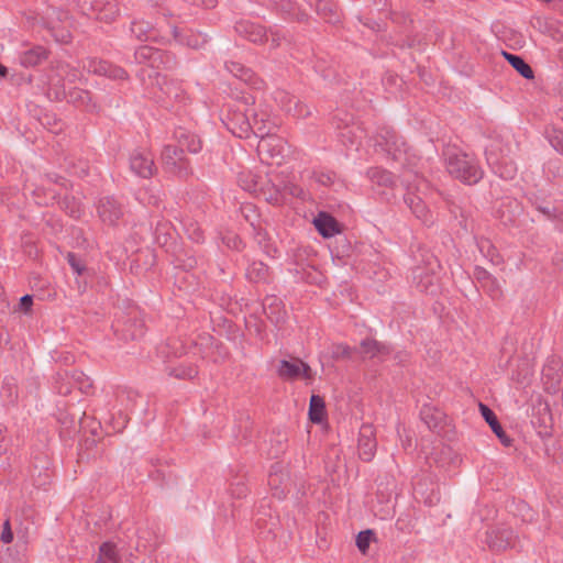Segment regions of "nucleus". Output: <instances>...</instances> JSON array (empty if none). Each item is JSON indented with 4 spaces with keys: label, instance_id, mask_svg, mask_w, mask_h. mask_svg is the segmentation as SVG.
Listing matches in <instances>:
<instances>
[{
    "label": "nucleus",
    "instance_id": "1",
    "mask_svg": "<svg viewBox=\"0 0 563 563\" xmlns=\"http://www.w3.org/2000/svg\"><path fill=\"white\" fill-rule=\"evenodd\" d=\"M445 169L449 175L464 185L473 186L484 177V169L479 161L456 147H449L443 152Z\"/></svg>",
    "mask_w": 563,
    "mask_h": 563
},
{
    "label": "nucleus",
    "instance_id": "2",
    "mask_svg": "<svg viewBox=\"0 0 563 563\" xmlns=\"http://www.w3.org/2000/svg\"><path fill=\"white\" fill-rule=\"evenodd\" d=\"M486 162L498 177L510 180L517 175V166L510 157V147L500 140H494L485 150Z\"/></svg>",
    "mask_w": 563,
    "mask_h": 563
},
{
    "label": "nucleus",
    "instance_id": "3",
    "mask_svg": "<svg viewBox=\"0 0 563 563\" xmlns=\"http://www.w3.org/2000/svg\"><path fill=\"white\" fill-rule=\"evenodd\" d=\"M77 8L82 15L104 23H112L120 14L117 0H77Z\"/></svg>",
    "mask_w": 563,
    "mask_h": 563
},
{
    "label": "nucleus",
    "instance_id": "4",
    "mask_svg": "<svg viewBox=\"0 0 563 563\" xmlns=\"http://www.w3.org/2000/svg\"><path fill=\"white\" fill-rule=\"evenodd\" d=\"M162 163L166 173L180 179H186L192 174L189 159L185 156V151L177 144H167L162 150Z\"/></svg>",
    "mask_w": 563,
    "mask_h": 563
},
{
    "label": "nucleus",
    "instance_id": "5",
    "mask_svg": "<svg viewBox=\"0 0 563 563\" xmlns=\"http://www.w3.org/2000/svg\"><path fill=\"white\" fill-rule=\"evenodd\" d=\"M375 145L390 156L399 161L407 152V144L400 135L390 126H382L377 130Z\"/></svg>",
    "mask_w": 563,
    "mask_h": 563
},
{
    "label": "nucleus",
    "instance_id": "6",
    "mask_svg": "<svg viewBox=\"0 0 563 563\" xmlns=\"http://www.w3.org/2000/svg\"><path fill=\"white\" fill-rule=\"evenodd\" d=\"M81 67L89 74L103 76L112 80L129 79V74L124 68L102 58L87 57L81 60Z\"/></svg>",
    "mask_w": 563,
    "mask_h": 563
},
{
    "label": "nucleus",
    "instance_id": "7",
    "mask_svg": "<svg viewBox=\"0 0 563 563\" xmlns=\"http://www.w3.org/2000/svg\"><path fill=\"white\" fill-rule=\"evenodd\" d=\"M115 333L124 341L139 340L145 334V322L136 310H132L113 324Z\"/></svg>",
    "mask_w": 563,
    "mask_h": 563
},
{
    "label": "nucleus",
    "instance_id": "8",
    "mask_svg": "<svg viewBox=\"0 0 563 563\" xmlns=\"http://www.w3.org/2000/svg\"><path fill=\"white\" fill-rule=\"evenodd\" d=\"M428 268L416 267L413 269V280L421 292L434 294L438 290V279L434 275V268L439 267L438 261L431 256L428 260Z\"/></svg>",
    "mask_w": 563,
    "mask_h": 563
},
{
    "label": "nucleus",
    "instance_id": "9",
    "mask_svg": "<svg viewBox=\"0 0 563 563\" xmlns=\"http://www.w3.org/2000/svg\"><path fill=\"white\" fill-rule=\"evenodd\" d=\"M517 536L507 526L495 527L486 532V542L494 551H505L516 545Z\"/></svg>",
    "mask_w": 563,
    "mask_h": 563
},
{
    "label": "nucleus",
    "instance_id": "10",
    "mask_svg": "<svg viewBox=\"0 0 563 563\" xmlns=\"http://www.w3.org/2000/svg\"><path fill=\"white\" fill-rule=\"evenodd\" d=\"M97 211L103 223L114 225L123 217L124 207L115 197L107 196L99 200Z\"/></svg>",
    "mask_w": 563,
    "mask_h": 563
},
{
    "label": "nucleus",
    "instance_id": "11",
    "mask_svg": "<svg viewBox=\"0 0 563 563\" xmlns=\"http://www.w3.org/2000/svg\"><path fill=\"white\" fill-rule=\"evenodd\" d=\"M358 455L364 462H371L376 453L377 441L372 424H363L358 432Z\"/></svg>",
    "mask_w": 563,
    "mask_h": 563
},
{
    "label": "nucleus",
    "instance_id": "12",
    "mask_svg": "<svg viewBox=\"0 0 563 563\" xmlns=\"http://www.w3.org/2000/svg\"><path fill=\"white\" fill-rule=\"evenodd\" d=\"M130 169L139 177L151 178L156 170L153 156L143 151H134L130 156Z\"/></svg>",
    "mask_w": 563,
    "mask_h": 563
},
{
    "label": "nucleus",
    "instance_id": "13",
    "mask_svg": "<svg viewBox=\"0 0 563 563\" xmlns=\"http://www.w3.org/2000/svg\"><path fill=\"white\" fill-rule=\"evenodd\" d=\"M273 98L284 111L292 114L294 117H306L310 113L307 106L301 103L295 96L290 95L286 90H275Z\"/></svg>",
    "mask_w": 563,
    "mask_h": 563
},
{
    "label": "nucleus",
    "instance_id": "14",
    "mask_svg": "<svg viewBox=\"0 0 563 563\" xmlns=\"http://www.w3.org/2000/svg\"><path fill=\"white\" fill-rule=\"evenodd\" d=\"M234 30L241 37L254 44L268 42L267 30L257 23L242 20L235 23Z\"/></svg>",
    "mask_w": 563,
    "mask_h": 563
},
{
    "label": "nucleus",
    "instance_id": "15",
    "mask_svg": "<svg viewBox=\"0 0 563 563\" xmlns=\"http://www.w3.org/2000/svg\"><path fill=\"white\" fill-rule=\"evenodd\" d=\"M156 85L159 90L169 99L178 103H186L188 97L186 91L183 89L181 84L175 79H168L166 76L156 74Z\"/></svg>",
    "mask_w": 563,
    "mask_h": 563
},
{
    "label": "nucleus",
    "instance_id": "16",
    "mask_svg": "<svg viewBox=\"0 0 563 563\" xmlns=\"http://www.w3.org/2000/svg\"><path fill=\"white\" fill-rule=\"evenodd\" d=\"M357 351L363 358H377L379 361H384V358L393 352V349L387 343L366 338L361 341L360 349Z\"/></svg>",
    "mask_w": 563,
    "mask_h": 563
},
{
    "label": "nucleus",
    "instance_id": "17",
    "mask_svg": "<svg viewBox=\"0 0 563 563\" xmlns=\"http://www.w3.org/2000/svg\"><path fill=\"white\" fill-rule=\"evenodd\" d=\"M174 139L180 148L191 154H197L202 148L201 139L196 133L185 128L179 126L175 129Z\"/></svg>",
    "mask_w": 563,
    "mask_h": 563
},
{
    "label": "nucleus",
    "instance_id": "18",
    "mask_svg": "<svg viewBox=\"0 0 563 563\" xmlns=\"http://www.w3.org/2000/svg\"><path fill=\"white\" fill-rule=\"evenodd\" d=\"M257 151L261 155H266L268 158L274 159L276 164H280L284 157V142L282 139L272 135L264 140H260Z\"/></svg>",
    "mask_w": 563,
    "mask_h": 563
},
{
    "label": "nucleus",
    "instance_id": "19",
    "mask_svg": "<svg viewBox=\"0 0 563 563\" xmlns=\"http://www.w3.org/2000/svg\"><path fill=\"white\" fill-rule=\"evenodd\" d=\"M407 192L404 195V202L411 210V212L423 223L431 222V214L424 201L411 191V188L406 184Z\"/></svg>",
    "mask_w": 563,
    "mask_h": 563
},
{
    "label": "nucleus",
    "instance_id": "20",
    "mask_svg": "<svg viewBox=\"0 0 563 563\" xmlns=\"http://www.w3.org/2000/svg\"><path fill=\"white\" fill-rule=\"evenodd\" d=\"M228 130L239 137L247 135L252 129V114H246L243 111H236L228 114V121L224 122Z\"/></svg>",
    "mask_w": 563,
    "mask_h": 563
},
{
    "label": "nucleus",
    "instance_id": "21",
    "mask_svg": "<svg viewBox=\"0 0 563 563\" xmlns=\"http://www.w3.org/2000/svg\"><path fill=\"white\" fill-rule=\"evenodd\" d=\"M479 411L482 413V417L489 424L492 431L496 434L501 444L506 448L511 446L514 440L505 432L495 412L488 406L482 402L479 404Z\"/></svg>",
    "mask_w": 563,
    "mask_h": 563
},
{
    "label": "nucleus",
    "instance_id": "22",
    "mask_svg": "<svg viewBox=\"0 0 563 563\" xmlns=\"http://www.w3.org/2000/svg\"><path fill=\"white\" fill-rule=\"evenodd\" d=\"M131 36L141 42H158L157 31L154 25L143 19H133L130 23Z\"/></svg>",
    "mask_w": 563,
    "mask_h": 563
},
{
    "label": "nucleus",
    "instance_id": "23",
    "mask_svg": "<svg viewBox=\"0 0 563 563\" xmlns=\"http://www.w3.org/2000/svg\"><path fill=\"white\" fill-rule=\"evenodd\" d=\"M314 227L323 238H332L340 233L338 220L329 213L320 212L313 220Z\"/></svg>",
    "mask_w": 563,
    "mask_h": 563
},
{
    "label": "nucleus",
    "instance_id": "24",
    "mask_svg": "<svg viewBox=\"0 0 563 563\" xmlns=\"http://www.w3.org/2000/svg\"><path fill=\"white\" fill-rule=\"evenodd\" d=\"M263 310L266 317L275 324H280L285 321L286 311L283 307L282 300L276 296H267L263 301Z\"/></svg>",
    "mask_w": 563,
    "mask_h": 563
},
{
    "label": "nucleus",
    "instance_id": "25",
    "mask_svg": "<svg viewBox=\"0 0 563 563\" xmlns=\"http://www.w3.org/2000/svg\"><path fill=\"white\" fill-rule=\"evenodd\" d=\"M420 418L429 430L439 431L443 426L445 415L435 407L423 405L420 410Z\"/></svg>",
    "mask_w": 563,
    "mask_h": 563
},
{
    "label": "nucleus",
    "instance_id": "26",
    "mask_svg": "<svg viewBox=\"0 0 563 563\" xmlns=\"http://www.w3.org/2000/svg\"><path fill=\"white\" fill-rule=\"evenodd\" d=\"M275 129L276 125L269 121L268 115H266L265 113H252L251 131H253L257 137H260L261 140L269 137L274 135L273 132Z\"/></svg>",
    "mask_w": 563,
    "mask_h": 563
},
{
    "label": "nucleus",
    "instance_id": "27",
    "mask_svg": "<svg viewBox=\"0 0 563 563\" xmlns=\"http://www.w3.org/2000/svg\"><path fill=\"white\" fill-rule=\"evenodd\" d=\"M49 52L41 45L31 47L20 54V64L24 67H35L48 58Z\"/></svg>",
    "mask_w": 563,
    "mask_h": 563
},
{
    "label": "nucleus",
    "instance_id": "28",
    "mask_svg": "<svg viewBox=\"0 0 563 563\" xmlns=\"http://www.w3.org/2000/svg\"><path fill=\"white\" fill-rule=\"evenodd\" d=\"M65 101L86 110H92L96 108V104L92 102L91 92L78 87H74L68 90Z\"/></svg>",
    "mask_w": 563,
    "mask_h": 563
},
{
    "label": "nucleus",
    "instance_id": "29",
    "mask_svg": "<svg viewBox=\"0 0 563 563\" xmlns=\"http://www.w3.org/2000/svg\"><path fill=\"white\" fill-rule=\"evenodd\" d=\"M175 42L192 48H198L206 43V37L201 34H196L191 30H179L174 26L172 30Z\"/></svg>",
    "mask_w": 563,
    "mask_h": 563
},
{
    "label": "nucleus",
    "instance_id": "30",
    "mask_svg": "<svg viewBox=\"0 0 563 563\" xmlns=\"http://www.w3.org/2000/svg\"><path fill=\"white\" fill-rule=\"evenodd\" d=\"M415 495L417 499L429 507L438 505L441 499L438 486L432 485V487L428 489L427 483L422 481H419L415 485Z\"/></svg>",
    "mask_w": 563,
    "mask_h": 563
},
{
    "label": "nucleus",
    "instance_id": "31",
    "mask_svg": "<svg viewBox=\"0 0 563 563\" xmlns=\"http://www.w3.org/2000/svg\"><path fill=\"white\" fill-rule=\"evenodd\" d=\"M271 8L283 14L286 19H297L302 21L305 13L297 11V4L292 0H267Z\"/></svg>",
    "mask_w": 563,
    "mask_h": 563
},
{
    "label": "nucleus",
    "instance_id": "32",
    "mask_svg": "<svg viewBox=\"0 0 563 563\" xmlns=\"http://www.w3.org/2000/svg\"><path fill=\"white\" fill-rule=\"evenodd\" d=\"M225 68L229 73H231L238 79L249 84L251 86H255L257 82L256 76L254 71L244 66L243 64L234 60L225 62Z\"/></svg>",
    "mask_w": 563,
    "mask_h": 563
},
{
    "label": "nucleus",
    "instance_id": "33",
    "mask_svg": "<svg viewBox=\"0 0 563 563\" xmlns=\"http://www.w3.org/2000/svg\"><path fill=\"white\" fill-rule=\"evenodd\" d=\"M316 12L329 23L339 22V14L330 0H305Z\"/></svg>",
    "mask_w": 563,
    "mask_h": 563
},
{
    "label": "nucleus",
    "instance_id": "34",
    "mask_svg": "<svg viewBox=\"0 0 563 563\" xmlns=\"http://www.w3.org/2000/svg\"><path fill=\"white\" fill-rule=\"evenodd\" d=\"M177 65L174 54L167 51L153 47V57L151 68L154 69H173Z\"/></svg>",
    "mask_w": 563,
    "mask_h": 563
},
{
    "label": "nucleus",
    "instance_id": "35",
    "mask_svg": "<svg viewBox=\"0 0 563 563\" xmlns=\"http://www.w3.org/2000/svg\"><path fill=\"white\" fill-rule=\"evenodd\" d=\"M245 276L252 283H266L269 276V267L262 261H253L247 266Z\"/></svg>",
    "mask_w": 563,
    "mask_h": 563
},
{
    "label": "nucleus",
    "instance_id": "36",
    "mask_svg": "<svg viewBox=\"0 0 563 563\" xmlns=\"http://www.w3.org/2000/svg\"><path fill=\"white\" fill-rule=\"evenodd\" d=\"M367 177L374 185L382 187H393L396 183L395 176L382 167L369 168Z\"/></svg>",
    "mask_w": 563,
    "mask_h": 563
},
{
    "label": "nucleus",
    "instance_id": "37",
    "mask_svg": "<svg viewBox=\"0 0 563 563\" xmlns=\"http://www.w3.org/2000/svg\"><path fill=\"white\" fill-rule=\"evenodd\" d=\"M286 475L282 472V464H273L268 475V485L274 490V496L279 499L285 497V488L280 487Z\"/></svg>",
    "mask_w": 563,
    "mask_h": 563
},
{
    "label": "nucleus",
    "instance_id": "38",
    "mask_svg": "<svg viewBox=\"0 0 563 563\" xmlns=\"http://www.w3.org/2000/svg\"><path fill=\"white\" fill-rule=\"evenodd\" d=\"M309 419L313 423H321L325 418V402L319 395H312L309 402Z\"/></svg>",
    "mask_w": 563,
    "mask_h": 563
},
{
    "label": "nucleus",
    "instance_id": "39",
    "mask_svg": "<svg viewBox=\"0 0 563 563\" xmlns=\"http://www.w3.org/2000/svg\"><path fill=\"white\" fill-rule=\"evenodd\" d=\"M503 55L511 67L515 68L523 78L532 79L534 77L532 68L521 56L505 51H503Z\"/></svg>",
    "mask_w": 563,
    "mask_h": 563
},
{
    "label": "nucleus",
    "instance_id": "40",
    "mask_svg": "<svg viewBox=\"0 0 563 563\" xmlns=\"http://www.w3.org/2000/svg\"><path fill=\"white\" fill-rule=\"evenodd\" d=\"M240 210L242 217L247 223H250L253 233L255 235H261L262 228L260 224V214L257 212V208L253 203H243Z\"/></svg>",
    "mask_w": 563,
    "mask_h": 563
},
{
    "label": "nucleus",
    "instance_id": "41",
    "mask_svg": "<svg viewBox=\"0 0 563 563\" xmlns=\"http://www.w3.org/2000/svg\"><path fill=\"white\" fill-rule=\"evenodd\" d=\"M96 563H120V555L117 545L113 542H103L99 547Z\"/></svg>",
    "mask_w": 563,
    "mask_h": 563
},
{
    "label": "nucleus",
    "instance_id": "42",
    "mask_svg": "<svg viewBox=\"0 0 563 563\" xmlns=\"http://www.w3.org/2000/svg\"><path fill=\"white\" fill-rule=\"evenodd\" d=\"M277 374L283 379H297L300 377V365L299 360L296 362H289L286 360H282L277 367Z\"/></svg>",
    "mask_w": 563,
    "mask_h": 563
},
{
    "label": "nucleus",
    "instance_id": "43",
    "mask_svg": "<svg viewBox=\"0 0 563 563\" xmlns=\"http://www.w3.org/2000/svg\"><path fill=\"white\" fill-rule=\"evenodd\" d=\"M135 199L143 206L158 207L162 199L158 191L153 188L143 187L135 192Z\"/></svg>",
    "mask_w": 563,
    "mask_h": 563
},
{
    "label": "nucleus",
    "instance_id": "44",
    "mask_svg": "<svg viewBox=\"0 0 563 563\" xmlns=\"http://www.w3.org/2000/svg\"><path fill=\"white\" fill-rule=\"evenodd\" d=\"M559 368L560 361L555 357L549 358L548 363L543 366L542 375L551 382L552 387H556L561 382Z\"/></svg>",
    "mask_w": 563,
    "mask_h": 563
},
{
    "label": "nucleus",
    "instance_id": "45",
    "mask_svg": "<svg viewBox=\"0 0 563 563\" xmlns=\"http://www.w3.org/2000/svg\"><path fill=\"white\" fill-rule=\"evenodd\" d=\"M67 90L64 85V79L60 77L56 81L51 79L47 88V97L54 101H64L67 98Z\"/></svg>",
    "mask_w": 563,
    "mask_h": 563
},
{
    "label": "nucleus",
    "instance_id": "46",
    "mask_svg": "<svg viewBox=\"0 0 563 563\" xmlns=\"http://www.w3.org/2000/svg\"><path fill=\"white\" fill-rule=\"evenodd\" d=\"M70 379L81 393L88 394L92 388L91 379L80 371H73L70 374Z\"/></svg>",
    "mask_w": 563,
    "mask_h": 563
},
{
    "label": "nucleus",
    "instance_id": "47",
    "mask_svg": "<svg viewBox=\"0 0 563 563\" xmlns=\"http://www.w3.org/2000/svg\"><path fill=\"white\" fill-rule=\"evenodd\" d=\"M238 181L245 191L255 192L257 190V177L251 172L240 173Z\"/></svg>",
    "mask_w": 563,
    "mask_h": 563
},
{
    "label": "nucleus",
    "instance_id": "48",
    "mask_svg": "<svg viewBox=\"0 0 563 563\" xmlns=\"http://www.w3.org/2000/svg\"><path fill=\"white\" fill-rule=\"evenodd\" d=\"M532 206L541 212L548 220H554L558 218V210L554 206L541 201L538 197L531 199Z\"/></svg>",
    "mask_w": 563,
    "mask_h": 563
},
{
    "label": "nucleus",
    "instance_id": "49",
    "mask_svg": "<svg viewBox=\"0 0 563 563\" xmlns=\"http://www.w3.org/2000/svg\"><path fill=\"white\" fill-rule=\"evenodd\" d=\"M545 133L551 146L561 155H563V131L555 128H551L547 130Z\"/></svg>",
    "mask_w": 563,
    "mask_h": 563
},
{
    "label": "nucleus",
    "instance_id": "50",
    "mask_svg": "<svg viewBox=\"0 0 563 563\" xmlns=\"http://www.w3.org/2000/svg\"><path fill=\"white\" fill-rule=\"evenodd\" d=\"M153 47L148 45H142L134 52V62L136 64H145L150 66L152 64Z\"/></svg>",
    "mask_w": 563,
    "mask_h": 563
},
{
    "label": "nucleus",
    "instance_id": "51",
    "mask_svg": "<svg viewBox=\"0 0 563 563\" xmlns=\"http://www.w3.org/2000/svg\"><path fill=\"white\" fill-rule=\"evenodd\" d=\"M356 349H353L346 344L340 343L332 347L331 356L333 360H351L353 356V353L356 352Z\"/></svg>",
    "mask_w": 563,
    "mask_h": 563
},
{
    "label": "nucleus",
    "instance_id": "52",
    "mask_svg": "<svg viewBox=\"0 0 563 563\" xmlns=\"http://www.w3.org/2000/svg\"><path fill=\"white\" fill-rule=\"evenodd\" d=\"M169 375L180 379H192L198 375V369L195 366L180 365L173 368Z\"/></svg>",
    "mask_w": 563,
    "mask_h": 563
},
{
    "label": "nucleus",
    "instance_id": "53",
    "mask_svg": "<svg viewBox=\"0 0 563 563\" xmlns=\"http://www.w3.org/2000/svg\"><path fill=\"white\" fill-rule=\"evenodd\" d=\"M374 531L369 529L358 532L356 536V547L362 553H366L371 541L374 539Z\"/></svg>",
    "mask_w": 563,
    "mask_h": 563
},
{
    "label": "nucleus",
    "instance_id": "54",
    "mask_svg": "<svg viewBox=\"0 0 563 563\" xmlns=\"http://www.w3.org/2000/svg\"><path fill=\"white\" fill-rule=\"evenodd\" d=\"M267 34L268 41H271L273 48L278 47L282 44V42L286 40V33L277 26L271 27L267 31Z\"/></svg>",
    "mask_w": 563,
    "mask_h": 563
},
{
    "label": "nucleus",
    "instance_id": "55",
    "mask_svg": "<svg viewBox=\"0 0 563 563\" xmlns=\"http://www.w3.org/2000/svg\"><path fill=\"white\" fill-rule=\"evenodd\" d=\"M482 288L492 297L497 299L501 296L500 286L495 277H492L488 282L482 285Z\"/></svg>",
    "mask_w": 563,
    "mask_h": 563
},
{
    "label": "nucleus",
    "instance_id": "56",
    "mask_svg": "<svg viewBox=\"0 0 563 563\" xmlns=\"http://www.w3.org/2000/svg\"><path fill=\"white\" fill-rule=\"evenodd\" d=\"M1 393H7V396L10 399V401H14V399L16 398V386L13 383V378H5L3 380Z\"/></svg>",
    "mask_w": 563,
    "mask_h": 563
},
{
    "label": "nucleus",
    "instance_id": "57",
    "mask_svg": "<svg viewBox=\"0 0 563 563\" xmlns=\"http://www.w3.org/2000/svg\"><path fill=\"white\" fill-rule=\"evenodd\" d=\"M67 261L73 272L76 273L77 275H81L82 272L86 269L85 265L74 253H68Z\"/></svg>",
    "mask_w": 563,
    "mask_h": 563
},
{
    "label": "nucleus",
    "instance_id": "58",
    "mask_svg": "<svg viewBox=\"0 0 563 563\" xmlns=\"http://www.w3.org/2000/svg\"><path fill=\"white\" fill-rule=\"evenodd\" d=\"M223 242L227 244L228 247L236 251H241L244 247L242 239L235 234L223 238Z\"/></svg>",
    "mask_w": 563,
    "mask_h": 563
},
{
    "label": "nucleus",
    "instance_id": "59",
    "mask_svg": "<svg viewBox=\"0 0 563 563\" xmlns=\"http://www.w3.org/2000/svg\"><path fill=\"white\" fill-rule=\"evenodd\" d=\"M33 306V296L32 295H24L20 298L18 310L29 314L32 310Z\"/></svg>",
    "mask_w": 563,
    "mask_h": 563
},
{
    "label": "nucleus",
    "instance_id": "60",
    "mask_svg": "<svg viewBox=\"0 0 563 563\" xmlns=\"http://www.w3.org/2000/svg\"><path fill=\"white\" fill-rule=\"evenodd\" d=\"M0 540L3 543H5V544H9V543H11L13 541V532H12V529H11L10 519H7L3 522Z\"/></svg>",
    "mask_w": 563,
    "mask_h": 563
},
{
    "label": "nucleus",
    "instance_id": "61",
    "mask_svg": "<svg viewBox=\"0 0 563 563\" xmlns=\"http://www.w3.org/2000/svg\"><path fill=\"white\" fill-rule=\"evenodd\" d=\"M335 174L333 172H320L316 174V180L324 186L333 184Z\"/></svg>",
    "mask_w": 563,
    "mask_h": 563
},
{
    "label": "nucleus",
    "instance_id": "62",
    "mask_svg": "<svg viewBox=\"0 0 563 563\" xmlns=\"http://www.w3.org/2000/svg\"><path fill=\"white\" fill-rule=\"evenodd\" d=\"M474 276L476 280L482 285H484L486 282H488L493 276L488 271H486L483 267H476L474 272Z\"/></svg>",
    "mask_w": 563,
    "mask_h": 563
},
{
    "label": "nucleus",
    "instance_id": "63",
    "mask_svg": "<svg viewBox=\"0 0 563 563\" xmlns=\"http://www.w3.org/2000/svg\"><path fill=\"white\" fill-rule=\"evenodd\" d=\"M231 494H232L233 497L242 498V497L246 496L247 487L243 483H236L231 488Z\"/></svg>",
    "mask_w": 563,
    "mask_h": 563
},
{
    "label": "nucleus",
    "instance_id": "64",
    "mask_svg": "<svg viewBox=\"0 0 563 563\" xmlns=\"http://www.w3.org/2000/svg\"><path fill=\"white\" fill-rule=\"evenodd\" d=\"M299 365H300V377H303L305 379H311L312 373H311L310 366L301 360H299Z\"/></svg>",
    "mask_w": 563,
    "mask_h": 563
}]
</instances>
